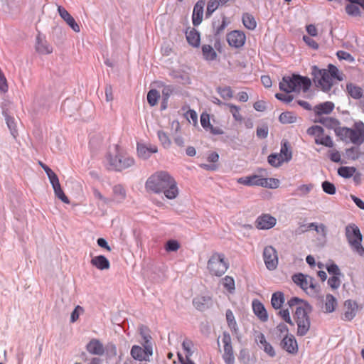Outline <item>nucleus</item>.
I'll return each instance as SVG.
<instances>
[{
	"mask_svg": "<svg viewBox=\"0 0 364 364\" xmlns=\"http://www.w3.org/2000/svg\"><path fill=\"white\" fill-rule=\"evenodd\" d=\"M307 134L315 137V143L324 146L331 148L334 144L328 135L324 134L323 129L318 125H314L307 129Z\"/></svg>",
	"mask_w": 364,
	"mask_h": 364,
	"instance_id": "obj_10",
	"label": "nucleus"
},
{
	"mask_svg": "<svg viewBox=\"0 0 364 364\" xmlns=\"http://www.w3.org/2000/svg\"><path fill=\"white\" fill-rule=\"evenodd\" d=\"M279 155L283 158L284 161L287 163L289 162L292 158V152L287 141H283L281 144V149Z\"/></svg>",
	"mask_w": 364,
	"mask_h": 364,
	"instance_id": "obj_27",
	"label": "nucleus"
},
{
	"mask_svg": "<svg viewBox=\"0 0 364 364\" xmlns=\"http://www.w3.org/2000/svg\"><path fill=\"white\" fill-rule=\"evenodd\" d=\"M358 304L352 300H347L344 303V313L342 319L344 321H351L356 315L358 311Z\"/></svg>",
	"mask_w": 364,
	"mask_h": 364,
	"instance_id": "obj_17",
	"label": "nucleus"
},
{
	"mask_svg": "<svg viewBox=\"0 0 364 364\" xmlns=\"http://www.w3.org/2000/svg\"><path fill=\"white\" fill-rule=\"evenodd\" d=\"M267 161L274 168H278L285 163L283 158H282L277 153L271 154L267 158Z\"/></svg>",
	"mask_w": 364,
	"mask_h": 364,
	"instance_id": "obj_39",
	"label": "nucleus"
},
{
	"mask_svg": "<svg viewBox=\"0 0 364 364\" xmlns=\"http://www.w3.org/2000/svg\"><path fill=\"white\" fill-rule=\"evenodd\" d=\"M284 350L291 354H296L298 352V344L293 335L285 336L281 342Z\"/></svg>",
	"mask_w": 364,
	"mask_h": 364,
	"instance_id": "obj_19",
	"label": "nucleus"
},
{
	"mask_svg": "<svg viewBox=\"0 0 364 364\" xmlns=\"http://www.w3.org/2000/svg\"><path fill=\"white\" fill-rule=\"evenodd\" d=\"M180 248V244L177 240H168L165 245L166 252H176Z\"/></svg>",
	"mask_w": 364,
	"mask_h": 364,
	"instance_id": "obj_53",
	"label": "nucleus"
},
{
	"mask_svg": "<svg viewBox=\"0 0 364 364\" xmlns=\"http://www.w3.org/2000/svg\"><path fill=\"white\" fill-rule=\"evenodd\" d=\"M318 122L328 129H335V131L338 129V126L339 124V122L334 118L321 117L318 120Z\"/></svg>",
	"mask_w": 364,
	"mask_h": 364,
	"instance_id": "obj_38",
	"label": "nucleus"
},
{
	"mask_svg": "<svg viewBox=\"0 0 364 364\" xmlns=\"http://www.w3.org/2000/svg\"><path fill=\"white\" fill-rule=\"evenodd\" d=\"M284 295L281 291L274 292L271 299V304L274 309H279L284 303Z\"/></svg>",
	"mask_w": 364,
	"mask_h": 364,
	"instance_id": "obj_32",
	"label": "nucleus"
},
{
	"mask_svg": "<svg viewBox=\"0 0 364 364\" xmlns=\"http://www.w3.org/2000/svg\"><path fill=\"white\" fill-rule=\"evenodd\" d=\"M58 11L60 16L67 23V24L76 33L80 31V26L76 23L74 18L69 14V12L63 6H58Z\"/></svg>",
	"mask_w": 364,
	"mask_h": 364,
	"instance_id": "obj_16",
	"label": "nucleus"
},
{
	"mask_svg": "<svg viewBox=\"0 0 364 364\" xmlns=\"http://www.w3.org/2000/svg\"><path fill=\"white\" fill-rule=\"evenodd\" d=\"M314 185L311 183L299 186L292 195L300 196H306L310 193Z\"/></svg>",
	"mask_w": 364,
	"mask_h": 364,
	"instance_id": "obj_44",
	"label": "nucleus"
},
{
	"mask_svg": "<svg viewBox=\"0 0 364 364\" xmlns=\"http://www.w3.org/2000/svg\"><path fill=\"white\" fill-rule=\"evenodd\" d=\"M242 21L244 26L248 30L253 31L257 27V21L255 17L249 13L242 14Z\"/></svg>",
	"mask_w": 364,
	"mask_h": 364,
	"instance_id": "obj_28",
	"label": "nucleus"
},
{
	"mask_svg": "<svg viewBox=\"0 0 364 364\" xmlns=\"http://www.w3.org/2000/svg\"><path fill=\"white\" fill-rule=\"evenodd\" d=\"M36 50L41 54H49L52 53V48L46 43L42 41L37 43Z\"/></svg>",
	"mask_w": 364,
	"mask_h": 364,
	"instance_id": "obj_49",
	"label": "nucleus"
},
{
	"mask_svg": "<svg viewBox=\"0 0 364 364\" xmlns=\"http://www.w3.org/2000/svg\"><path fill=\"white\" fill-rule=\"evenodd\" d=\"M139 333L142 338V341L141 342V344L153 345L151 342L152 338L150 336L149 330L146 326H141L139 327Z\"/></svg>",
	"mask_w": 364,
	"mask_h": 364,
	"instance_id": "obj_40",
	"label": "nucleus"
},
{
	"mask_svg": "<svg viewBox=\"0 0 364 364\" xmlns=\"http://www.w3.org/2000/svg\"><path fill=\"white\" fill-rule=\"evenodd\" d=\"M53 188L60 186V182L58 176L52 171L47 174Z\"/></svg>",
	"mask_w": 364,
	"mask_h": 364,
	"instance_id": "obj_60",
	"label": "nucleus"
},
{
	"mask_svg": "<svg viewBox=\"0 0 364 364\" xmlns=\"http://www.w3.org/2000/svg\"><path fill=\"white\" fill-rule=\"evenodd\" d=\"M204 6L205 2L203 1H198L194 6L192 15L194 26H198L202 22Z\"/></svg>",
	"mask_w": 364,
	"mask_h": 364,
	"instance_id": "obj_21",
	"label": "nucleus"
},
{
	"mask_svg": "<svg viewBox=\"0 0 364 364\" xmlns=\"http://www.w3.org/2000/svg\"><path fill=\"white\" fill-rule=\"evenodd\" d=\"M252 309L255 314L263 322L268 320V314L264 305L258 300L252 301Z\"/></svg>",
	"mask_w": 364,
	"mask_h": 364,
	"instance_id": "obj_22",
	"label": "nucleus"
},
{
	"mask_svg": "<svg viewBox=\"0 0 364 364\" xmlns=\"http://www.w3.org/2000/svg\"><path fill=\"white\" fill-rule=\"evenodd\" d=\"M355 171L356 168L353 166H341L338 169V175L346 178L353 176Z\"/></svg>",
	"mask_w": 364,
	"mask_h": 364,
	"instance_id": "obj_41",
	"label": "nucleus"
},
{
	"mask_svg": "<svg viewBox=\"0 0 364 364\" xmlns=\"http://www.w3.org/2000/svg\"><path fill=\"white\" fill-rule=\"evenodd\" d=\"M346 89L350 97L354 99H360L363 96L362 88L355 84H347Z\"/></svg>",
	"mask_w": 364,
	"mask_h": 364,
	"instance_id": "obj_34",
	"label": "nucleus"
},
{
	"mask_svg": "<svg viewBox=\"0 0 364 364\" xmlns=\"http://www.w3.org/2000/svg\"><path fill=\"white\" fill-rule=\"evenodd\" d=\"M263 259L265 266L269 270L272 271L277 269L279 263L278 255L276 249L272 246L264 247Z\"/></svg>",
	"mask_w": 364,
	"mask_h": 364,
	"instance_id": "obj_12",
	"label": "nucleus"
},
{
	"mask_svg": "<svg viewBox=\"0 0 364 364\" xmlns=\"http://www.w3.org/2000/svg\"><path fill=\"white\" fill-rule=\"evenodd\" d=\"M228 268L229 263L223 253L213 252L207 262V269L213 277H220Z\"/></svg>",
	"mask_w": 364,
	"mask_h": 364,
	"instance_id": "obj_5",
	"label": "nucleus"
},
{
	"mask_svg": "<svg viewBox=\"0 0 364 364\" xmlns=\"http://www.w3.org/2000/svg\"><path fill=\"white\" fill-rule=\"evenodd\" d=\"M229 0H209L207 5L206 16L210 17L220 6L225 4Z\"/></svg>",
	"mask_w": 364,
	"mask_h": 364,
	"instance_id": "obj_30",
	"label": "nucleus"
},
{
	"mask_svg": "<svg viewBox=\"0 0 364 364\" xmlns=\"http://www.w3.org/2000/svg\"><path fill=\"white\" fill-rule=\"evenodd\" d=\"M336 134L343 140L349 139L353 144L360 145L364 141V130L350 129L347 127H338Z\"/></svg>",
	"mask_w": 364,
	"mask_h": 364,
	"instance_id": "obj_9",
	"label": "nucleus"
},
{
	"mask_svg": "<svg viewBox=\"0 0 364 364\" xmlns=\"http://www.w3.org/2000/svg\"><path fill=\"white\" fill-rule=\"evenodd\" d=\"M328 284L332 289H338L341 284V281L338 278V276H332L328 279Z\"/></svg>",
	"mask_w": 364,
	"mask_h": 364,
	"instance_id": "obj_58",
	"label": "nucleus"
},
{
	"mask_svg": "<svg viewBox=\"0 0 364 364\" xmlns=\"http://www.w3.org/2000/svg\"><path fill=\"white\" fill-rule=\"evenodd\" d=\"M311 85V80L307 77L293 74L291 76H284L279 82V89L286 93H277L275 97L285 103L291 102L294 97L290 92H299L301 90L306 92Z\"/></svg>",
	"mask_w": 364,
	"mask_h": 364,
	"instance_id": "obj_2",
	"label": "nucleus"
},
{
	"mask_svg": "<svg viewBox=\"0 0 364 364\" xmlns=\"http://www.w3.org/2000/svg\"><path fill=\"white\" fill-rule=\"evenodd\" d=\"M318 235L322 237L326 238L327 235V228L324 224H319L318 227L314 230Z\"/></svg>",
	"mask_w": 364,
	"mask_h": 364,
	"instance_id": "obj_63",
	"label": "nucleus"
},
{
	"mask_svg": "<svg viewBox=\"0 0 364 364\" xmlns=\"http://www.w3.org/2000/svg\"><path fill=\"white\" fill-rule=\"evenodd\" d=\"M225 316L229 328L233 331H236L237 323L232 311L230 309H228Z\"/></svg>",
	"mask_w": 364,
	"mask_h": 364,
	"instance_id": "obj_47",
	"label": "nucleus"
},
{
	"mask_svg": "<svg viewBox=\"0 0 364 364\" xmlns=\"http://www.w3.org/2000/svg\"><path fill=\"white\" fill-rule=\"evenodd\" d=\"M203 57L205 60L212 61L217 58V53L210 45H203L202 46Z\"/></svg>",
	"mask_w": 364,
	"mask_h": 364,
	"instance_id": "obj_31",
	"label": "nucleus"
},
{
	"mask_svg": "<svg viewBox=\"0 0 364 364\" xmlns=\"http://www.w3.org/2000/svg\"><path fill=\"white\" fill-rule=\"evenodd\" d=\"M296 115L291 112H282L279 117V120L282 124H292L296 122Z\"/></svg>",
	"mask_w": 364,
	"mask_h": 364,
	"instance_id": "obj_36",
	"label": "nucleus"
},
{
	"mask_svg": "<svg viewBox=\"0 0 364 364\" xmlns=\"http://www.w3.org/2000/svg\"><path fill=\"white\" fill-rule=\"evenodd\" d=\"M346 11L348 14L350 16H359L360 15V9L356 4L350 3L346 6Z\"/></svg>",
	"mask_w": 364,
	"mask_h": 364,
	"instance_id": "obj_54",
	"label": "nucleus"
},
{
	"mask_svg": "<svg viewBox=\"0 0 364 364\" xmlns=\"http://www.w3.org/2000/svg\"><path fill=\"white\" fill-rule=\"evenodd\" d=\"M173 91L174 89L171 85H163L162 95L165 99H168Z\"/></svg>",
	"mask_w": 364,
	"mask_h": 364,
	"instance_id": "obj_64",
	"label": "nucleus"
},
{
	"mask_svg": "<svg viewBox=\"0 0 364 364\" xmlns=\"http://www.w3.org/2000/svg\"><path fill=\"white\" fill-rule=\"evenodd\" d=\"M336 55L339 59H343V60H346L348 61L353 60V58L352 57V55L349 53L343 51V50L338 51L336 53Z\"/></svg>",
	"mask_w": 364,
	"mask_h": 364,
	"instance_id": "obj_62",
	"label": "nucleus"
},
{
	"mask_svg": "<svg viewBox=\"0 0 364 364\" xmlns=\"http://www.w3.org/2000/svg\"><path fill=\"white\" fill-rule=\"evenodd\" d=\"M258 341L263 348L264 351L268 354L270 357H274L276 353L272 346L268 343L263 333H260L258 336Z\"/></svg>",
	"mask_w": 364,
	"mask_h": 364,
	"instance_id": "obj_26",
	"label": "nucleus"
},
{
	"mask_svg": "<svg viewBox=\"0 0 364 364\" xmlns=\"http://www.w3.org/2000/svg\"><path fill=\"white\" fill-rule=\"evenodd\" d=\"M114 198L117 203H121L126 198L125 189L121 185H116L113 188Z\"/></svg>",
	"mask_w": 364,
	"mask_h": 364,
	"instance_id": "obj_35",
	"label": "nucleus"
},
{
	"mask_svg": "<svg viewBox=\"0 0 364 364\" xmlns=\"http://www.w3.org/2000/svg\"><path fill=\"white\" fill-rule=\"evenodd\" d=\"M108 168L115 171H122L134 164V159L119 145H115L106 156Z\"/></svg>",
	"mask_w": 364,
	"mask_h": 364,
	"instance_id": "obj_4",
	"label": "nucleus"
},
{
	"mask_svg": "<svg viewBox=\"0 0 364 364\" xmlns=\"http://www.w3.org/2000/svg\"><path fill=\"white\" fill-rule=\"evenodd\" d=\"M90 263L100 270L108 269L110 267L109 260L104 255H98L92 257Z\"/></svg>",
	"mask_w": 364,
	"mask_h": 364,
	"instance_id": "obj_23",
	"label": "nucleus"
},
{
	"mask_svg": "<svg viewBox=\"0 0 364 364\" xmlns=\"http://www.w3.org/2000/svg\"><path fill=\"white\" fill-rule=\"evenodd\" d=\"M268 135V127L267 126H262L257 127V136L261 139H265Z\"/></svg>",
	"mask_w": 364,
	"mask_h": 364,
	"instance_id": "obj_61",
	"label": "nucleus"
},
{
	"mask_svg": "<svg viewBox=\"0 0 364 364\" xmlns=\"http://www.w3.org/2000/svg\"><path fill=\"white\" fill-rule=\"evenodd\" d=\"M250 186H261L264 188H277L279 186L278 179L272 178H262L259 175L249 176Z\"/></svg>",
	"mask_w": 364,
	"mask_h": 364,
	"instance_id": "obj_13",
	"label": "nucleus"
},
{
	"mask_svg": "<svg viewBox=\"0 0 364 364\" xmlns=\"http://www.w3.org/2000/svg\"><path fill=\"white\" fill-rule=\"evenodd\" d=\"M6 124L8 127L9 128L11 134L14 138H16L18 135V131L16 129V124L15 122V120L13 117H6Z\"/></svg>",
	"mask_w": 364,
	"mask_h": 364,
	"instance_id": "obj_51",
	"label": "nucleus"
},
{
	"mask_svg": "<svg viewBox=\"0 0 364 364\" xmlns=\"http://www.w3.org/2000/svg\"><path fill=\"white\" fill-rule=\"evenodd\" d=\"M158 136L162 145L167 148L171 145V141L166 133L162 131L158 132Z\"/></svg>",
	"mask_w": 364,
	"mask_h": 364,
	"instance_id": "obj_56",
	"label": "nucleus"
},
{
	"mask_svg": "<svg viewBox=\"0 0 364 364\" xmlns=\"http://www.w3.org/2000/svg\"><path fill=\"white\" fill-rule=\"evenodd\" d=\"M292 280L309 294H316L318 290V286L315 282L314 279L302 273L294 274L292 276Z\"/></svg>",
	"mask_w": 364,
	"mask_h": 364,
	"instance_id": "obj_8",
	"label": "nucleus"
},
{
	"mask_svg": "<svg viewBox=\"0 0 364 364\" xmlns=\"http://www.w3.org/2000/svg\"><path fill=\"white\" fill-rule=\"evenodd\" d=\"M312 73L316 85L325 92L330 91L337 82L343 80L344 76L343 73L332 64H329L327 69H319L314 66Z\"/></svg>",
	"mask_w": 364,
	"mask_h": 364,
	"instance_id": "obj_3",
	"label": "nucleus"
},
{
	"mask_svg": "<svg viewBox=\"0 0 364 364\" xmlns=\"http://www.w3.org/2000/svg\"><path fill=\"white\" fill-rule=\"evenodd\" d=\"M277 223V219L269 214L259 215L256 221L255 226L259 230H269L273 228Z\"/></svg>",
	"mask_w": 364,
	"mask_h": 364,
	"instance_id": "obj_15",
	"label": "nucleus"
},
{
	"mask_svg": "<svg viewBox=\"0 0 364 364\" xmlns=\"http://www.w3.org/2000/svg\"><path fill=\"white\" fill-rule=\"evenodd\" d=\"M86 350L90 354L95 355H102L105 350L102 343L97 338H92L88 342Z\"/></svg>",
	"mask_w": 364,
	"mask_h": 364,
	"instance_id": "obj_18",
	"label": "nucleus"
},
{
	"mask_svg": "<svg viewBox=\"0 0 364 364\" xmlns=\"http://www.w3.org/2000/svg\"><path fill=\"white\" fill-rule=\"evenodd\" d=\"M222 284L230 293H232L235 289V280L232 277L225 276L222 279Z\"/></svg>",
	"mask_w": 364,
	"mask_h": 364,
	"instance_id": "obj_42",
	"label": "nucleus"
},
{
	"mask_svg": "<svg viewBox=\"0 0 364 364\" xmlns=\"http://www.w3.org/2000/svg\"><path fill=\"white\" fill-rule=\"evenodd\" d=\"M83 312V309L80 306H77L71 314L70 321L75 322L80 316V314Z\"/></svg>",
	"mask_w": 364,
	"mask_h": 364,
	"instance_id": "obj_59",
	"label": "nucleus"
},
{
	"mask_svg": "<svg viewBox=\"0 0 364 364\" xmlns=\"http://www.w3.org/2000/svg\"><path fill=\"white\" fill-rule=\"evenodd\" d=\"M187 41L193 47H198L200 44V34L194 28L191 29L186 33Z\"/></svg>",
	"mask_w": 364,
	"mask_h": 364,
	"instance_id": "obj_29",
	"label": "nucleus"
},
{
	"mask_svg": "<svg viewBox=\"0 0 364 364\" xmlns=\"http://www.w3.org/2000/svg\"><path fill=\"white\" fill-rule=\"evenodd\" d=\"M334 108V104L331 102H325L321 103L314 108V111L316 115L328 114Z\"/></svg>",
	"mask_w": 364,
	"mask_h": 364,
	"instance_id": "obj_24",
	"label": "nucleus"
},
{
	"mask_svg": "<svg viewBox=\"0 0 364 364\" xmlns=\"http://www.w3.org/2000/svg\"><path fill=\"white\" fill-rule=\"evenodd\" d=\"M160 97L159 92L156 90H151L147 94V101L151 106H155Z\"/></svg>",
	"mask_w": 364,
	"mask_h": 364,
	"instance_id": "obj_45",
	"label": "nucleus"
},
{
	"mask_svg": "<svg viewBox=\"0 0 364 364\" xmlns=\"http://www.w3.org/2000/svg\"><path fill=\"white\" fill-rule=\"evenodd\" d=\"M346 237L353 252L359 256H364V247L361 242L363 236L359 228L353 223L346 227Z\"/></svg>",
	"mask_w": 364,
	"mask_h": 364,
	"instance_id": "obj_6",
	"label": "nucleus"
},
{
	"mask_svg": "<svg viewBox=\"0 0 364 364\" xmlns=\"http://www.w3.org/2000/svg\"><path fill=\"white\" fill-rule=\"evenodd\" d=\"M137 153L139 157L147 159L149 157L148 146L144 144L137 145Z\"/></svg>",
	"mask_w": 364,
	"mask_h": 364,
	"instance_id": "obj_55",
	"label": "nucleus"
},
{
	"mask_svg": "<svg viewBox=\"0 0 364 364\" xmlns=\"http://www.w3.org/2000/svg\"><path fill=\"white\" fill-rule=\"evenodd\" d=\"M224 105L229 109L230 112L232 114L235 121L239 122H242L243 121L244 118L240 113L241 108L239 106L232 103H225Z\"/></svg>",
	"mask_w": 364,
	"mask_h": 364,
	"instance_id": "obj_33",
	"label": "nucleus"
},
{
	"mask_svg": "<svg viewBox=\"0 0 364 364\" xmlns=\"http://www.w3.org/2000/svg\"><path fill=\"white\" fill-rule=\"evenodd\" d=\"M143 348L134 345L132 347L130 354L132 358L139 361H149L153 355V345L141 344Z\"/></svg>",
	"mask_w": 364,
	"mask_h": 364,
	"instance_id": "obj_11",
	"label": "nucleus"
},
{
	"mask_svg": "<svg viewBox=\"0 0 364 364\" xmlns=\"http://www.w3.org/2000/svg\"><path fill=\"white\" fill-rule=\"evenodd\" d=\"M218 93L220 95L222 98L224 100H230L232 97V90L230 87L226 86L223 87H218L217 89Z\"/></svg>",
	"mask_w": 364,
	"mask_h": 364,
	"instance_id": "obj_46",
	"label": "nucleus"
},
{
	"mask_svg": "<svg viewBox=\"0 0 364 364\" xmlns=\"http://www.w3.org/2000/svg\"><path fill=\"white\" fill-rule=\"evenodd\" d=\"M279 314L286 323L290 324L291 326H294V323L291 319L289 311L288 309L279 311Z\"/></svg>",
	"mask_w": 364,
	"mask_h": 364,
	"instance_id": "obj_57",
	"label": "nucleus"
},
{
	"mask_svg": "<svg viewBox=\"0 0 364 364\" xmlns=\"http://www.w3.org/2000/svg\"><path fill=\"white\" fill-rule=\"evenodd\" d=\"M182 347L185 351V356H191L193 353L192 348H193V343L191 340L186 338L182 343Z\"/></svg>",
	"mask_w": 364,
	"mask_h": 364,
	"instance_id": "obj_48",
	"label": "nucleus"
},
{
	"mask_svg": "<svg viewBox=\"0 0 364 364\" xmlns=\"http://www.w3.org/2000/svg\"><path fill=\"white\" fill-rule=\"evenodd\" d=\"M147 191L164 193L168 200H174L179 195V188L175 178L167 171H160L151 175L146 181Z\"/></svg>",
	"mask_w": 364,
	"mask_h": 364,
	"instance_id": "obj_1",
	"label": "nucleus"
},
{
	"mask_svg": "<svg viewBox=\"0 0 364 364\" xmlns=\"http://www.w3.org/2000/svg\"><path fill=\"white\" fill-rule=\"evenodd\" d=\"M337 306V300L331 294H327L325 301V311L327 313H331L335 311Z\"/></svg>",
	"mask_w": 364,
	"mask_h": 364,
	"instance_id": "obj_37",
	"label": "nucleus"
},
{
	"mask_svg": "<svg viewBox=\"0 0 364 364\" xmlns=\"http://www.w3.org/2000/svg\"><path fill=\"white\" fill-rule=\"evenodd\" d=\"M294 319L297 325V335L299 336H305L311 326L307 309L301 306H297L294 315Z\"/></svg>",
	"mask_w": 364,
	"mask_h": 364,
	"instance_id": "obj_7",
	"label": "nucleus"
},
{
	"mask_svg": "<svg viewBox=\"0 0 364 364\" xmlns=\"http://www.w3.org/2000/svg\"><path fill=\"white\" fill-rule=\"evenodd\" d=\"M55 195L57 198L61 200L63 203L68 204L70 203V200L66 196L63 189L61 188L60 185L58 186L53 187Z\"/></svg>",
	"mask_w": 364,
	"mask_h": 364,
	"instance_id": "obj_50",
	"label": "nucleus"
},
{
	"mask_svg": "<svg viewBox=\"0 0 364 364\" xmlns=\"http://www.w3.org/2000/svg\"><path fill=\"white\" fill-rule=\"evenodd\" d=\"M223 358L226 364H235V356L232 347L224 348Z\"/></svg>",
	"mask_w": 364,
	"mask_h": 364,
	"instance_id": "obj_43",
	"label": "nucleus"
},
{
	"mask_svg": "<svg viewBox=\"0 0 364 364\" xmlns=\"http://www.w3.org/2000/svg\"><path fill=\"white\" fill-rule=\"evenodd\" d=\"M200 124H201V126L204 129H209L210 131V132H212L214 134H223V132L221 130H220L219 129H216V128L213 127V126H212L210 124V116H209L208 114L203 113L201 114V116H200Z\"/></svg>",
	"mask_w": 364,
	"mask_h": 364,
	"instance_id": "obj_25",
	"label": "nucleus"
},
{
	"mask_svg": "<svg viewBox=\"0 0 364 364\" xmlns=\"http://www.w3.org/2000/svg\"><path fill=\"white\" fill-rule=\"evenodd\" d=\"M322 188H323V191L327 193V194H329V195H333L336 193V186H334L333 183L328 181H325L322 183Z\"/></svg>",
	"mask_w": 364,
	"mask_h": 364,
	"instance_id": "obj_52",
	"label": "nucleus"
},
{
	"mask_svg": "<svg viewBox=\"0 0 364 364\" xmlns=\"http://www.w3.org/2000/svg\"><path fill=\"white\" fill-rule=\"evenodd\" d=\"M212 298L210 296L199 295L193 299V306L200 311H203L210 307Z\"/></svg>",
	"mask_w": 364,
	"mask_h": 364,
	"instance_id": "obj_20",
	"label": "nucleus"
},
{
	"mask_svg": "<svg viewBox=\"0 0 364 364\" xmlns=\"http://www.w3.org/2000/svg\"><path fill=\"white\" fill-rule=\"evenodd\" d=\"M226 40L230 47L240 48L246 42V35L242 31L234 30L228 33Z\"/></svg>",
	"mask_w": 364,
	"mask_h": 364,
	"instance_id": "obj_14",
	"label": "nucleus"
}]
</instances>
